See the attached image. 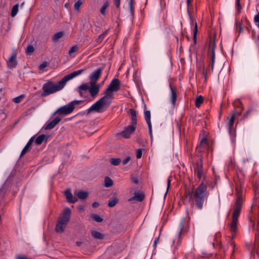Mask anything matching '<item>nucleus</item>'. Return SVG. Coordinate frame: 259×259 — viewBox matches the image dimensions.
<instances>
[{
  "label": "nucleus",
  "mask_w": 259,
  "mask_h": 259,
  "mask_svg": "<svg viewBox=\"0 0 259 259\" xmlns=\"http://www.w3.org/2000/svg\"><path fill=\"white\" fill-rule=\"evenodd\" d=\"M120 82L118 79L114 78L109 84V87L104 91L105 95L92 105L88 110V113L96 111L101 113L105 110L111 103L113 98L112 92H117L120 89Z\"/></svg>",
  "instance_id": "obj_1"
},
{
  "label": "nucleus",
  "mask_w": 259,
  "mask_h": 259,
  "mask_svg": "<svg viewBox=\"0 0 259 259\" xmlns=\"http://www.w3.org/2000/svg\"><path fill=\"white\" fill-rule=\"evenodd\" d=\"M242 183L236 182V191L237 199L234 205V210L232 217V221L229 225V229L231 233L232 238L235 236L237 231L238 219L242 209Z\"/></svg>",
  "instance_id": "obj_2"
},
{
  "label": "nucleus",
  "mask_w": 259,
  "mask_h": 259,
  "mask_svg": "<svg viewBox=\"0 0 259 259\" xmlns=\"http://www.w3.org/2000/svg\"><path fill=\"white\" fill-rule=\"evenodd\" d=\"M208 195L209 193L207 191L206 185L202 183L194 191L188 190L186 194L185 200H188L189 202L192 201V205L195 203L197 207L201 209L203 207V204L207 199Z\"/></svg>",
  "instance_id": "obj_3"
},
{
  "label": "nucleus",
  "mask_w": 259,
  "mask_h": 259,
  "mask_svg": "<svg viewBox=\"0 0 259 259\" xmlns=\"http://www.w3.org/2000/svg\"><path fill=\"white\" fill-rule=\"evenodd\" d=\"M65 85V84L62 79L56 83H54L51 81H48L43 84V92L41 96L42 97H46L60 91Z\"/></svg>",
  "instance_id": "obj_4"
},
{
  "label": "nucleus",
  "mask_w": 259,
  "mask_h": 259,
  "mask_svg": "<svg viewBox=\"0 0 259 259\" xmlns=\"http://www.w3.org/2000/svg\"><path fill=\"white\" fill-rule=\"evenodd\" d=\"M71 210L69 208H65L58 218L55 227V231L57 233H62L64 231L68 222L70 221Z\"/></svg>",
  "instance_id": "obj_5"
},
{
  "label": "nucleus",
  "mask_w": 259,
  "mask_h": 259,
  "mask_svg": "<svg viewBox=\"0 0 259 259\" xmlns=\"http://www.w3.org/2000/svg\"><path fill=\"white\" fill-rule=\"evenodd\" d=\"M90 86L87 83H83L79 86L77 89V91L80 97H86L84 95V92L89 91L91 96L93 98L96 97L99 92L100 84L90 83Z\"/></svg>",
  "instance_id": "obj_6"
},
{
  "label": "nucleus",
  "mask_w": 259,
  "mask_h": 259,
  "mask_svg": "<svg viewBox=\"0 0 259 259\" xmlns=\"http://www.w3.org/2000/svg\"><path fill=\"white\" fill-rule=\"evenodd\" d=\"M83 103L81 100H74L69 103L68 104L61 106L58 108L54 113V115L56 113H59L62 115H67L73 112L75 109L76 105H78Z\"/></svg>",
  "instance_id": "obj_7"
},
{
  "label": "nucleus",
  "mask_w": 259,
  "mask_h": 259,
  "mask_svg": "<svg viewBox=\"0 0 259 259\" xmlns=\"http://www.w3.org/2000/svg\"><path fill=\"white\" fill-rule=\"evenodd\" d=\"M103 68H99L94 71L90 75V83H95L99 79Z\"/></svg>",
  "instance_id": "obj_8"
},
{
  "label": "nucleus",
  "mask_w": 259,
  "mask_h": 259,
  "mask_svg": "<svg viewBox=\"0 0 259 259\" xmlns=\"http://www.w3.org/2000/svg\"><path fill=\"white\" fill-rule=\"evenodd\" d=\"M189 229V226L186 224V219L185 218H183L180 221L179 227V233L178 237L180 238L181 236L186 232V233L188 231Z\"/></svg>",
  "instance_id": "obj_9"
},
{
  "label": "nucleus",
  "mask_w": 259,
  "mask_h": 259,
  "mask_svg": "<svg viewBox=\"0 0 259 259\" xmlns=\"http://www.w3.org/2000/svg\"><path fill=\"white\" fill-rule=\"evenodd\" d=\"M241 112L234 110L230 117L228 116L227 118L229 120L228 128L230 133H231L232 131V128L234 125L235 118L239 116Z\"/></svg>",
  "instance_id": "obj_10"
},
{
  "label": "nucleus",
  "mask_w": 259,
  "mask_h": 259,
  "mask_svg": "<svg viewBox=\"0 0 259 259\" xmlns=\"http://www.w3.org/2000/svg\"><path fill=\"white\" fill-rule=\"evenodd\" d=\"M136 126L137 125H134L131 123V124L127 126L121 133V135L124 138H129L131 135L135 132Z\"/></svg>",
  "instance_id": "obj_11"
},
{
  "label": "nucleus",
  "mask_w": 259,
  "mask_h": 259,
  "mask_svg": "<svg viewBox=\"0 0 259 259\" xmlns=\"http://www.w3.org/2000/svg\"><path fill=\"white\" fill-rule=\"evenodd\" d=\"M84 69H80L75 71H74L67 75H65L63 78H62L65 84L67 81L73 78L74 77L81 74L83 71Z\"/></svg>",
  "instance_id": "obj_12"
},
{
  "label": "nucleus",
  "mask_w": 259,
  "mask_h": 259,
  "mask_svg": "<svg viewBox=\"0 0 259 259\" xmlns=\"http://www.w3.org/2000/svg\"><path fill=\"white\" fill-rule=\"evenodd\" d=\"M61 120L62 117L59 116L56 117L52 121L46 124L44 127L46 130L53 129Z\"/></svg>",
  "instance_id": "obj_13"
},
{
  "label": "nucleus",
  "mask_w": 259,
  "mask_h": 259,
  "mask_svg": "<svg viewBox=\"0 0 259 259\" xmlns=\"http://www.w3.org/2000/svg\"><path fill=\"white\" fill-rule=\"evenodd\" d=\"M169 87L170 89V100L172 105L174 106L177 99L176 88L172 87L171 83H169Z\"/></svg>",
  "instance_id": "obj_14"
},
{
  "label": "nucleus",
  "mask_w": 259,
  "mask_h": 259,
  "mask_svg": "<svg viewBox=\"0 0 259 259\" xmlns=\"http://www.w3.org/2000/svg\"><path fill=\"white\" fill-rule=\"evenodd\" d=\"M64 194L69 202L74 203L77 201V198L73 196L70 189L66 190L64 192Z\"/></svg>",
  "instance_id": "obj_15"
},
{
  "label": "nucleus",
  "mask_w": 259,
  "mask_h": 259,
  "mask_svg": "<svg viewBox=\"0 0 259 259\" xmlns=\"http://www.w3.org/2000/svg\"><path fill=\"white\" fill-rule=\"evenodd\" d=\"M145 195L142 193L135 192L134 196L128 199V201H132L134 200L137 201L138 202H141L144 199Z\"/></svg>",
  "instance_id": "obj_16"
},
{
  "label": "nucleus",
  "mask_w": 259,
  "mask_h": 259,
  "mask_svg": "<svg viewBox=\"0 0 259 259\" xmlns=\"http://www.w3.org/2000/svg\"><path fill=\"white\" fill-rule=\"evenodd\" d=\"M194 171L197 177L200 179L202 175V164L201 162H198L197 163Z\"/></svg>",
  "instance_id": "obj_17"
},
{
  "label": "nucleus",
  "mask_w": 259,
  "mask_h": 259,
  "mask_svg": "<svg viewBox=\"0 0 259 259\" xmlns=\"http://www.w3.org/2000/svg\"><path fill=\"white\" fill-rule=\"evenodd\" d=\"M190 20L191 21V24L192 25H194L195 27L193 29V39L194 44H196L197 39H196V36L198 32V27H197V24L196 22L192 19V18L190 17Z\"/></svg>",
  "instance_id": "obj_18"
},
{
  "label": "nucleus",
  "mask_w": 259,
  "mask_h": 259,
  "mask_svg": "<svg viewBox=\"0 0 259 259\" xmlns=\"http://www.w3.org/2000/svg\"><path fill=\"white\" fill-rule=\"evenodd\" d=\"M16 57V54L15 53H13L11 56V57L9 58L8 61V65L9 67V68H13L16 66L17 62L15 60Z\"/></svg>",
  "instance_id": "obj_19"
},
{
  "label": "nucleus",
  "mask_w": 259,
  "mask_h": 259,
  "mask_svg": "<svg viewBox=\"0 0 259 259\" xmlns=\"http://www.w3.org/2000/svg\"><path fill=\"white\" fill-rule=\"evenodd\" d=\"M74 195L80 199H85L88 196V192L82 190L76 191Z\"/></svg>",
  "instance_id": "obj_20"
},
{
  "label": "nucleus",
  "mask_w": 259,
  "mask_h": 259,
  "mask_svg": "<svg viewBox=\"0 0 259 259\" xmlns=\"http://www.w3.org/2000/svg\"><path fill=\"white\" fill-rule=\"evenodd\" d=\"M92 236L96 239L102 240L104 238V235L96 230L91 231Z\"/></svg>",
  "instance_id": "obj_21"
},
{
  "label": "nucleus",
  "mask_w": 259,
  "mask_h": 259,
  "mask_svg": "<svg viewBox=\"0 0 259 259\" xmlns=\"http://www.w3.org/2000/svg\"><path fill=\"white\" fill-rule=\"evenodd\" d=\"M34 137H32L29 139V141L21 151L20 157L23 156L27 152L29 147L31 145L32 143L34 141Z\"/></svg>",
  "instance_id": "obj_22"
},
{
  "label": "nucleus",
  "mask_w": 259,
  "mask_h": 259,
  "mask_svg": "<svg viewBox=\"0 0 259 259\" xmlns=\"http://www.w3.org/2000/svg\"><path fill=\"white\" fill-rule=\"evenodd\" d=\"M199 147L201 148V150H206L209 147V144L206 138L203 137L200 141Z\"/></svg>",
  "instance_id": "obj_23"
},
{
  "label": "nucleus",
  "mask_w": 259,
  "mask_h": 259,
  "mask_svg": "<svg viewBox=\"0 0 259 259\" xmlns=\"http://www.w3.org/2000/svg\"><path fill=\"white\" fill-rule=\"evenodd\" d=\"M130 113L131 115V123L134 125H137V112L136 111L132 108L130 109Z\"/></svg>",
  "instance_id": "obj_24"
},
{
  "label": "nucleus",
  "mask_w": 259,
  "mask_h": 259,
  "mask_svg": "<svg viewBox=\"0 0 259 259\" xmlns=\"http://www.w3.org/2000/svg\"><path fill=\"white\" fill-rule=\"evenodd\" d=\"M113 185V182L111 178L106 177L104 180V186L107 188L111 187Z\"/></svg>",
  "instance_id": "obj_25"
},
{
  "label": "nucleus",
  "mask_w": 259,
  "mask_h": 259,
  "mask_svg": "<svg viewBox=\"0 0 259 259\" xmlns=\"http://www.w3.org/2000/svg\"><path fill=\"white\" fill-rule=\"evenodd\" d=\"M45 138H46V135H44V134L38 136L36 138V139L35 140V143L37 145H40L42 143V142L45 140Z\"/></svg>",
  "instance_id": "obj_26"
},
{
  "label": "nucleus",
  "mask_w": 259,
  "mask_h": 259,
  "mask_svg": "<svg viewBox=\"0 0 259 259\" xmlns=\"http://www.w3.org/2000/svg\"><path fill=\"white\" fill-rule=\"evenodd\" d=\"M144 117L147 124H151V113L149 110L144 111Z\"/></svg>",
  "instance_id": "obj_27"
},
{
  "label": "nucleus",
  "mask_w": 259,
  "mask_h": 259,
  "mask_svg": "<svg viewBox=\"0 0 259 259\" xmlns=\"http://www.w3.org/2000/svg\"><path fill=\"white\" fill-rule=\"evenodd\" d=\"M64 35L63 31L58 32L56 33L52 37L53 41H57L60 38H61Z\"/></svg>",
  "instance_id": "obj_28"
},
{
  "label": "nucleus",
  "mask_w": 259,
  "mask_h": 259,
  "mask_svg": "<svg viewBox=\"0 0 259 259\" xmlns=\"http://www.w3.org/2000/svg\"><path fill=\"white\" fill-rule=\"evenodd\" d=\"M109 6V3L108 1H106L104 3L102 7H101L100 9V13L103 15H105L106 14V9Z\"/></svg>",
  "instance_id": "obj_29"
},
{
  "label": "nucleus",
  "mask_w": 259,
  "mask_h": 259,
  "mask_svg": "<svg viewBox=\"0 0 259 259\" xmlns=\"http://www.w3.org/2000/svg\"><path fill=\"white\" fill-rule=\"evenodd\" d=\"M118 202V199L117 198H113L109 199L108 205L110 207L114 206Z\"/></svg>",
  "instance_id": "obj_30"
},
{
  "label": "nucleus",
  "mask_w": 259,
  "mask_h": 259,
  "mask_svg": "<svg viewBox=\"0 0 259 259\" xmlns=\"http://www.w3.org/2000/svg\"><path fill=\"white\" fill-rule=\"evenodd\" d=\"M18 7H19L18 4H16L15 5H14L13 7L12 11H11V15L12 17H15L17 15L18 11Z\"/></svg>",
  "instance_id": "obj_31"
},
{
  "label": "nucleus",
  "mask_w": 259,
  "mask_h": 259,
  "mask_svg": "<svg viewBox=\"0 0 259 259\" xmlns=\"http://www.w3.org/2000/svg\"><path fill=\"white\" fill-rule=\"evenodd\" d=\"M121 162V160L120 158H111L110 159V163L114 166L118 165Z\"/></svg>",
  "instance_id": "obj_32"
},
{
  "label": "nucleus",
  "mask_w": 259,
  "mask_h": 259,
  "mask_svg": "<svg viewBox=\"0 0 259 259\" xmlns=\"http://www.w3.org/2000/svg\"><path fill=\"white\" fill-rule=\"evenodd\" d=\"M203 101V97L201 96L197 97L195 100V105L196 107H199Z\"/></svg>",
  "instance_id": "obj_33"
},
{
  "label": "nucleus",
  "mask_w": 259,
  "mask_h": 259,
  "mask_svg": "<svg viewBox=\"0 0 259 259\" xmlns=\"http://www.w3.org/2000/svg\"><path fill=\"white\" fill-rule=\"evenodd\" d=\"M91 218L96 222L100 223L103 221V219L97 214H92Z\"/></svg>",
  "instance_id": "obj_34"
},
{
  "label": "nucleus",
  "mask_w": 259,
  "mask_h": 259,
  "mask_svg": "<svg viewBox=\"0 0 259 259\" xmlns=\"http://www.w3.org/2000/svg\"><path fill=\"white\" fill-rule=\"evenodd\" d=\"M107 34V31H105L104 33L101 34L96 39V41L97 43H101L103 40L104 39L105 35Z\"/></svg>",
  "instance_id": "obj_35"
},
{
  "label": "nucleus",
  "mask_w": 259,
  "mask_h": 259,
  "mask_svg": "<svg viewBox=\"0 0 259 259\" xmlns=\"http://www.w3.org/2000/svg\"><path fill=\"white\" fill-rule=\"evenodd\" d=\"M25 98L24 95H21L19 96H18L16 98H13V101L16 103H20L22 100Z\"/></svg>",
  "instance_id": "obj_36"
},
{
  "label": "nucleus",
  "mask_w": 259,
  "mask_h": 259,
  "mask_svg": "<svg viewBox=\"0 0 259 259\" xmlns=\"http://www.w3.org/2000/svg\"><path fill=\"white\" fill-rule=\"evenodd\" d=\"M82 4V3L81 2V0H78L76 2H75L74 5V8L75 10L78 11Z\"/></svg>",
  "instance_id": "obj_37"
},
{
  "label": "nucleus",
  "mask_w": 259,
  "mask_h": 259,
  "mask_svg": "<svg viewBox=\"0 0 259 259\" xmlns=\"http://www.w3.org/2000/svg\"><path fill=\"white\" fill-rule=\"evenodd\" d=\"M34 49L33 46L29 45L26 49V53L27 54H31L34 52Z\"/></svg>",
  "instance_id": "obj_38"
},
{
  "label": "nucleus",
  "mask_w": 259,
  "mask_h": 259,
  "mask_svg": "<svg viewBox=\"0 0 259 259\" xmlns=\"http://www.w3.org/2000/svg\"><path fill=\"white\" fill-rule=\"evenodd\" d=\"M131 180L132 182L135 184H138L139 183V179L136 175L133 174L132 175Z\"/></svg>",
  "instance_id": "obj_39"
},
{
  "label": "nucleus",
  "mask_w": 259,
  "mask_h": 259,
  "mask_svg": "<svg viewBox=\"0 0 259 259\" xmlns=\"http://www.w3.org/2000/svg\"><path fill=\"white\" fill-rule=\"evenodd\" d=\"M214 57H215L214 52L213 49L211 48V71H212V70H213V63L214 62Z\"/></svg>",
  "instance_id": "obj_40"
},
{
  "label": "nucleus",
  "mask_w": 259,
  "mask_h": 259,
  "mask_svg": "<svg viewBox=\"0 0 259 259\" xmlns=\"http://www.w3.org/2000/svg\"><path fill=\"white\" fill-rule=\"evenodd\" d=\"M236 8L238 12L240 11L242 8L240 4V0H236Z\"/></svg>",
  "instance_id": "obj_41"
},
{
  "label": "nucleus",
  "mask_w": 259,
  "mask_h": 259,
  "mask_svg": "<svg viewBox=\"0 0 259 259\" xmlns=\"http://www.w3.org/2000/svg\"><path fill=\"white\" fill-rule=\"evenodd\" d=\"M254 21L256 23H257V26L259 27V13L254 16Z\"/></svg>",
  "instance_id": "obj_42"
},
{
  "label": "nucleus",
  "mask_w": 259,
  "mask_h": 259,
  "mask_svg": "<svg viewBox=\"0 0 259 259\" xmlns=\"http://www.w3.org/2000/svg\"><path fill=\"white\" fill-rule=\"evenodd\" d=\"M47 66H48V63L46 62H44L40 64V65L39 66V69L40 70H42L45 68H46Z\"/></svg>",
  "instance_id": "obj_43"
},
{
  "label": "nucleus",
  "mask_w": 259,
  "mask_h": 259,
  "mask_svg": "<svg viewBox=\"0 0 259 259\" xmlns=\"http://www.w3.org/2000/svg\"><path fill=\"white\" fill-rule=\"evenodd\" d=\"M142 150L141 149H139L137 151L136 156L137 158H140L142 157Z\"/></svg>",
  "instance_id": "obj_44"
},
{
  "label": "nucleus",
  "mask_w": 259,
  "mask_h": 259,
  "mask_svg": "<svg viewBox=\"0 0 259 259\" xmlns=\"http://www.w3.org/2000/svg\"><path fill=\"white\" fill-rule=\"evenodd\" d=\"M148 126L149 134H150V136L151 137V139L152 140L153 138V136H152V124H148Z\"/></svg>",
  "instance_id": "obj_45"
},
{
  "label": "nucleus",
  "mask_w": 259,
  "mask_h": 259,
  "mask_svg": "<svg viewBox=\"0 0 259 259\" xmlns=\"http://www.w3.org/2000/svg\"><path fill=\"white\" fill-rule=\"evenodd\" d=\"M131 160V157L130 156H127L122 161V164L123 165L126 164Z\"/></svg>",
  "instance_id": "obj_46"
},
{
  "label": "nucleus",
  "mask_w": 259,
  "mask_h": 259,
  "mask_svg": "<svg viewBox=\"0 0 259 259\" xmlns=\"http://www.w3.org/2000/svg\"><path fill=\"white\" fill-rule=\"evenodd\" d=\"M76 49V46L72 47L69 51V52H68L69 55H70L72 53H74Z\"/></svg>",
  "instance_id": "obj_47"
},
{
  "label": "nucleus",
  "mask_w": 259,
  "mask_h": 259,
  "mask_svg": "<svg viewBox=\"0 0 259 259\" xmlns=\"http://www.w3.org/2000/svg\"><path fill=\"white\" fill-rule=\"evenodd\" d=\"M114 4L117 8H119L120 4V0H114Z\"/></svg>",
  "instance_id": "obj_48"
},
{
  "label": "nucleus",
  "mask_w": 259,
  "mask_h": 259,
  "mask_svg": "<svg viewBox=\"0 0 259 259\" xmlns=\"http://www.w3.org/2000/svg\"><path fill=\"white\" fill-rule=\"evenodd\" d=\"M217 242H218V241H216ZM212 245L213 246V247H218L219 248H220V243H218V242H217V243H212Z\"/></svg>",
  "instance_id": "obj_49"
},
{
  "label": "nucleus",
  "mask_w": 259,
  "mask_h": 259,
  "mask_svg": "<svg viewBox=\"0 0 259 259\" xmlns=\"http://www.w3.org/2000/svg\"><path fill=\"white\" fill-rule=\"evenodd\" d=\"M99 206V203L97 202H95L92 204V207L94 208H96Z\"/></svg>",
  "instance_id": "obj_50"
},
{
  "label": "nucleus",
  "mask_w": 259,
  "mask_h": 259,
  "mask_svg": "<svg viewBox=\"0 0 259 259\" xmlns=\"http://www.w3.org/2000/svg\"><path fill=\"white\" fill-rule=\"evenodd\" d=\"M26 257L23 255H19L16 257V259H25Z\"/></svg>",
  "instance_id": "obj_51"
},
{
  "label": "nucleus",
  "mask_w": 259,
  "mask_h": 259,
  "mask_svg": "<svg viewBox=\"0 0 259 259\" xmlns=\"http://www.w3.org/2000/svg\"><path fill=\"white\" fill-rule=\"evenodd\" d=\"M170 181L171 180H170V179H168L167 180V190H168L170 187Z\"/></svg>",
  "instance_id": "obj_52"
},
{
  "label": "nucleus",
  "mask_w": 259,
  "mask_h": 259,
  "mask_svg": "<svg viewBox=\"0 0 259 259\" xmlns=\"http://www.w3.org/2000/svg\"><path fill=\"white\" fill-rule=\"evenodd\" d=\"M251 110H248L246 111V112L244 115V118H246L247 117L248 115L250 113Z\"/></svg>",
  "instance_id": "obj_53"
},
{
  "label": "nucleus",
  "mask_w": 259,
  "mask_h": 259,
  "mask_svg": "<svg viewBox=\"0 0 259 259\" xmlns=\"http://www.w3.org/2000/svg\"><path fill=\"white\" fill-rule=\"evenodd\" d=\"M159 241V238H156L155 239L153 245L155 247L157 245V242Z\"/></svg>",
  "instance_id": "obj_54"
},
{
  "label": "nucleus",
  "mask_w": 259,
  "mask_h": 259,
  "mask_svg": "<svg viewBox=\"0 0 259 259\" xmlns=\"http://www.w3.org/2000/svg\"><path fill=\"white\" fill-rule=\"evenodd\" d=\"M130 10L131 14L132 15H133V14H134V7L133 6V7H130Z\"/></svg>",
  "instance_id": "obj_55"
},
{
  "label": "nucleus",
  "mask_w": 259,
  "mask_h": 259,
  "mask_svg": "<svg viewBox=\"0 0 259 259\" xmlns=\"http://www.w3.org/2000/svg\"><path fill=\"white\" fill-rule=\"evenodd\" d=\"M128 3H129V7L133 6V0H130Z\"/></svg>",
  "instance_id": "obj_56"
},
{
  "label": "nucleus",
  "mask_w": 259,
  "mask_h": 259,
  "mask_svg": "<svg viewBox=\"0 0 259 259\" xmlns=\"http://www.w3.org/2000/svg\"><path fill=\"white\" fill-rule=\"evenodd\" d=\"M203 78L204 79V81H205L206 80V73L204 72L203 73Z\"/></svg>",
  "instance_id": "obj_57"
},
{
  "label": "nucleus",
  "mask_w": 259,
  "mask_h": 259,
  "mask_svg": "<svg viewBox=\"0 0 259 259\" xmlns=\"http://www.w3.org/2000/svg\"><path fill=\"white\" fill-rule=\"evenodd\" d=\"M81 244H82V242H80V241H77V242H76V245H77V246H80V245H81Z\"/></svg>",
  "instance_id": "obj_58"
},
{
  "label": "nucleus",
  "mask_w": 259,
  "mask_h": 259,
  "mask_svg": "<svg viewBox=\"0 0 259 259\" xmlns=\"http://www.w3.org/2000/svg\"><path fill=\"white\" fill-rule=\"evenodd\" d=\"M190 4H191V0H187V5L188 7H189Z\"/></svg>",
  "instance_id": "obj_59"
},
{
  "label": "nucleus",
  "mask_w": 259,
  "mask_h": 259,
  "mask_svg": "<svg viewBox=\"0 0 259 259\" xmlns=\"http://www.w3.org/2000/svg\"><path fill=\"white\" fill-rule=\"evenodd\" d=\"M207 47H208V51H209L210 49V42H208Z\"/></svg>",
  "instance_id": "obj_60"
},
{
  "label": "nucleus",
  "mask_w": 259,
  "mask_h": 259,
  "mask_svg": "<svg viewBox=\"0 0 259 259\" xmlns=\"http://www.w3.org/2000/svg\"><path fill=\"white\" fill-rule=\"evenodd\" d=\"M79 210H83V209H84L83 207V206H80L79 207Z\"/></svg>",
  "instance_id": "obj_61"
},
{
  "label": "nucleus",
  "mask_w": 259,
  "mask_h": 259,
  "mask_svg": "<svg viewBox=\"0 0 259 259\" xmlns=\"http://www.w3.org/2000/svg\"><path fill=\"white\" fill-rule=\"evenodd\" d=\"M65 7H66V8H68V4H66L65 5Z\"/></svg>",
  "instance_id": "obj_62"
},
{
  "label": "nucleus",
  "mask_w": 259,
  "mask_h": 259,
  "mask_svg": "<svg viewBox=\"0 0 259 259\" xmlns=\"http://www.w3.org/2000/svg\"><path fill=\"white\" fill-rule=\"evenodd\" d=\"M211 46H212V41H211Z\"/></svg>",
  "instance_id": "obj_63"
}]
</instances>
